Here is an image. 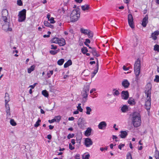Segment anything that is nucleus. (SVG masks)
<instances>
[{
    "mask_svg": "<svg viewBox=\"0 0 159 159\" xmlns=\"http://www.w3.org/2000/svg\"><path fill=\"white\" fill-rule=\"evenodd\" d=\"M147 95V99H149V98H151V94L148 93H145Z\"/></svg>",
    "mask_w": 159,
    "mask_h": 159,
    "instance_id": "nucleus-61",
    "label": "nucleus"
},
{
    "mask_svg": "<svg viewBox=\"0 0 159 159\" xmlns=\"http://www.w3.org/2000/svg\"><path fill=\"white\" fill-rule=\"evenodd\" d=\"M82 10H88L90 9V6L88 5H85L81 6Z\"/></svg>",
    "mask_w": 159,
    "mask_h": 159,
    "instance_id": "nucleus-26",
    "label": "nucleus"
},
{
    "mask_svg": "<svg viewBox=\"0 0 159 159\" xmlns=\"http://www.w3.org/2000/svg\"><path fill=\"white\" fill-rule=\"evenodd\" d=\"M115 90V91L113 93V94L114 95H116V96L118 95L120 93L118 91V90H115V89H114L113 90V91H114Z\"/></svg>",
    "mask_w": 159,
    "mask_h": 159,
    "instance_id": "nucleus-47",
    "label": "nucleus"
},
{
    "mask_svg": "<svg viewBox=\"0 0 159 159\" xmlns=\"http://www.w3.org/2000/svg\"><path fill=\"white\" fill-rule=\"evenodd\" d=\"M154 50L155 51L159 52V45L158 44H156L154 46Z\"/></svg>",
    "mask_w": 159,
    "mask_h": 159,
    "instance_id": "nucleus-37",
    "label": "nucleus"
},
{
    "mask_svg": "<svg viewBox=\"0 0 159 159\" xmlns=\"http://www.w3.org/2000/svg\"><path fill=\"white\" fill-rule=\"evenodd\" d=\"M81 103H79L78 104V106H77V110L79 111H80L82 112L83 111V109L81 107Z\"/></svg>",
    "mask_w": 159,
    "mask_h": 159,
    "instance_id": "nucleus-39",
    "label": "nucleus"
},
{
    "mask_svg": "<svg viewBox=\"0 0 159 159\" xmlns=\"http://www.w3.org/2000/svg\"><path fill=\"white\" fill-rule=\"evenodd\" d=\"M80 120H79V122H78V125L79 127L81 129L83 128L84 124L81 122H80Z\"/></svg>",
    "mask_w": 159,
    "mask_h": 159,
    "instance_id": "nucleus-43",
    "label": "nucleus"
},
{
    "mask_svg": "<svg viewBox=\"0 0 159 159\" xmlns=\"http://www.w3.org/2000/svg\"><path fill=\"white\" fill-rule=\"evenodd\" d=\"M141 63L140 60L138 58L136 61L134 65V72L135 75V80L138 81L142 76L140 75V73Z\"/></svg>",
    "mask_w": 159,
    "mask_h": 159,
    "instance_id": "nucleus-2",
    "label": "nucleus"
},
{
    "mask_svg": "<svg viewBox=\"0 0 159 159\" xmlns=\"http://www.w3.org/2000/svg\"><path fill=\"white\" fill-rule=\"evenodd\" d=\"M82 157L84 159H89L90 157V155L89 154H87L84 156H83Z\"/></svg>",
    "mask_w": 159,
    "mask_h": 159,
    "instance_id": "nucleus-51",
    "label": "nucleus"
},
{
    "mask_svg": "<svg viewBox=\"0 0 159 159\" xmlns=\"http://www.w3.org/2000/svg\"><path fill=\"white\" fill-rule=\"evenodd\" d=\"M128 103L131 105H134L136 104V102L135 100L132 98H130L129 99L128 101Z\"/></svg>",
    "mask_w": 159,
    "mask_h": 159,
    "instance_id": "nucleus-20",
    "label": "nucleus"
},
{
    "mask_svg": "<svg viewBox=\"0 0 159 159\" xmlns=\"http://www.w3.org/2000/svg\"><path fill=\"white\" fill-rule=\"evenodd\" d=\"M0 22L2 25L6 26V25L9 24V23L8 21L7 17L5 16H2L0 19Z\"/></svg>",
    "mask_w": 159,
    "mask_h": 159,
    "instance_id": "nucleus-7",
    "label": "nucleus"
},
{
    "mask_svg": "<svg viewBox=\"0 0 159 159\" xmlns=\"http://www.w3.org/2000/svg\"><path fill=\"white\" fill-rule=\"evenodd\" d=\"M35 66L32 65L30 66V67L28 69V72L29 73H31L32 71L34 70Z\"/></svg>",
    "mask_w": 159,
    "mask_h": 159,
    "instance_id": "nucleus-27",
    "label": "nucleus"
},
{
    "mask_svg": "<svg viewBox=\"0 0 159 159\" xmlns=\"http://www.w3.org/2000/svg\"><path fill=\"white\" fill-rule=\"evenodd\" d=\"M8 11H2V16H5L7 17L8 16Z\"/></svg>",
    "mask_w": 159,
    "mask_h": 159,
    "instance_id": "nucleus-32",
    "label": "nucleus"
},
{
    "mask_svg": "<svg viewBox=\"0 0 159 159\" xmlns=\"http://www.w3.org/2000/svg\"><path fill=\"white\" fill-rule=\"evenodd\" d=\"M61 118V116H56L54 118V119L56 120L55 122H59L60 121Z\"/></svg>",
    "mask_w": 159,
    "mask_h": 159,
    "instance_id": "nucleus-36",
    "label": "nucleus"
},
{
    "mask_svg": "<svg viewBox=\"0 0 159 159\" xmlns=\"http://www.w3.org/2000/svg\"><path fill=\"white\" fill-rule=\"evenodd\" d=\"M128 21L129 25L132 28H134V20L132 15L131 14H129L128 16Z\"/></svg>",
    "mask_w": 159,
    "mask_h": 159,
    "instance_id": "nucleus-6",
    "label": "nucleus"
},
{
    "mask_svg": "<svg viewBox=\"0 0 159 159\" xmlns=\"http://www.w3.org/2000/svg\"><path fill=\"white\" fill-rule=\"evenodd\" d=\"M51 46V49L55 50L57 48V46L55 45L52 44Z\"/></svg>",
    "mask_w": 159,
    "mask_h": 159,
    "instance_id": "nucleus-55",
    "label": "nucleus"
},
{
    "mask_svg": "<svg viewBox=\"0 0 159 159\" xmlns=\"http://www.w3.org/2000/svg\"><path fill=\"white\" fill-rule=\"evenodd\" d=\"M151 88H150L148 90H145V93H148L151 94Z\"/></svg>",
    "mask_w": 159,
    "mask_h": 159,
    "instance_id": "nucleus-56",
    "label": "nucleus"
},
{
    "mask_svg": "<svg viewBox=\"0 0 159 159\" xmlns=\"http://www.w3.org/2000/svg\"><path fill=\"white\" fill-rule=\"evenodd\" d=\"M5 99H7V100H8V99H9V97H8V94L7 93H5Z\"/></svg>",
    "mask_w": 159,
    "mask_h": 159,
    "instance_id": "nucleus-62",
    "label": "nucleus"
},
{
    "mask_svg": "<svg viewBox=\"0 0 159 159\" xmlns=\"http://www.w3.org/2000/svg\"><path fill=\"white\" fill-rule=\"evenodd\" d=\"M88 93H86V92H84V93H83L82 95V96L83 98H87L88 97Z\"/></svg>",
    "mask_w": 159,
    "mask_h": 159,
    "instance_id": "nucleus-53",
    "label": "nucleus"
},
{
    "mask_svg": "<svg viewBox=\"0 0 159 159\" xmlns=\"http://www.w3.org/2000/svg\"><path fill=\"white\" fill-rule=\"evenodd\" d=\"M80 11H72L70 15V20L72 22L77 21L80 17Z\"/></svg>",
    "mask_w": 159,
    "mask_h": 159,
    "instance_id": "nucleus-3",
    "label": "nucleus"
},
{
    "mask_svg": "<svg viewBox=\"0 0 159 159\" xmlns=\"http://www.w3.org/2000/svg\"><path fill=\"white\" fill-rule=\"evenodd\" d=\"M99 69V64H98V61L97 59V63H96V65L95 66V68L93 71V72H92L91 74V77L92 78H93L95 75L97 74V73L98 72V70Z\"/></svg>",
    "mask_w": 159,
    "mask_h": 159,
    "instance_id": "nucleus-10",
    "label": "nucleus"
},
{
    "mask_svg": "<svg viewBox=\"0 0 159 159\" xmlns=\"http://www.w3.org/2000/svg\"><path fill=\"white\" fill-rule=\"evenodd\" d=\"M48 20L50 21V23L52 24L54 23L55 22V21L54 20V18L53 17H51L49 20Z\"/></svg>",
    "mask_w": 159,
    "mask_h": 159,
    "instance_id": "nucleus-50",
    "label": "nucleus"
},
{
    "mask_svg": "<svg viewBox=\"0 0 159 159\" xmlns=\"http://www.w3.org/2000/svg\"><path fill=\"white\" fill-rule=\"evenodd\" d=\"M154 81L157 83L159 82V76L156 75L155 76V78L154 80Z\"/></svg>",
    "mask_w": 159,
    "mask_h": 159,
    "instance_id": "nucleus-49",
    "label": "nucleus"
},
{
    "mask_svg": "<svg viewBox=\"0 0 159 159\" xmlns=\"http://www.w3.org/2000/svg\"><path fill=\"white\" fill-rule=\"evenodd\" d=\"M50 23H49L48 21H44V24L45 26L52 29L54 28L53 25H51Z\"/></svg>",
    "mask_w": 159,
    "mask_h": 159,
    "instance_id": "nucleus-22",
    "label": "nucleus"
},
{
    "mask_svg": "<svg viewBox=\"0 0 159 159\" xmlns=\"http://www.w3.org/2000/svg\"><path fill=\"white\" fill-rule=\"evenodd\" d=\"M42 93L45 97H48V92L46 90H43L42 91Z\"/></svg>",
    "mask_w": 159,
    "mask_h": 159,
    "instance_id": "nucleus-30",
    "label": "nucleus"
},
{
    "mask_svg": "<svg viewBox=\"0 0 159 159\" xmlns=\"http://www.w3.org/2000/svg\"><path fill=\"white\" fill-rule=\"evenodd\" d=\"M17 4L18 5L21 6L23 4L21 0H17Z\"/></svg>",
    "mask_w": 159,
    "mask_h": 159,
    "instance_id": "nucleus-52",
    "label": "nucleus"
},
{
    "mask_svg": "<svg viewBox=\"0 0 159 159\" xmlns=\"http://www.w3.org/2000/svg\"><path fill=\"white\" fill-rule=\"evenodd\" d=\"M130 84L128 81L126 79H125L122 82V86L125 88H128Z\"/></svg>",
    "mask_w": 159,
    "mask_h": 159,
    "instance_id": "nucleus-13",
    "label": "nucleus"
},
{
    "mask_svg": "<svg viewBox=\"0 0 159 159\" xmlns=\"http://www.w3.org/2000/svg\"><path fill=\"white\" fill-rule=\"evenodd\" d=\"M96 90V89H93L90 91V93H93V92H95Z\"/></svg>",
    "mask_w": 159,
    "mask_h": 159,
    "instance_id": "nucleus-63",
    "label": "nucleus"
},
{
    "mask_svg": "<svg viewBox=\"0 0 159 159\" xmlns=\"http://www.w3.org/2000/svg\"><path fill=\"white\" fill-rule=\"evenodd\" d=\"M123 68L125 70H129V67H126L125 66H123Z\"/></svg>",
    "mask_w": 159,
    "mask_h": 159,
    "instance_id": "nucleus-60",
    "label": "nucleus"
},
{
    "mask_svg": "<svg viewBox=\"0 0 159 159\" xmlns=\"http://www.w3.org/2000/svg\"><path fill=\"white\" fill-rule=\"evenodd\" d=\"M87 35H88V37L90 39H91L93 38V33L91 31V30H89L88 32V34H87Z\"/></svg>",
    "mask_w": 159,
    "mask_h": 159,
    "instance_id": "nucleus-33",
    "label": "nucleus"
},
{
    "mask_svg": "<svg viewBox=\"0 0 159 159\" xmlns=\"http://www.w3.org/2000/svg\"><path fill=\"white\" fill-rule=\"evenodd\" d=\"M86 114L87 115H90V112L92 111L91 108L90 107H86Z\"/></svg>",
    "mask_w": 159,
    "mask_h": 159,
    "instance_id": "nucleus-29",
    "label": "nucleus"
},
{
    "mask_svg": "<svg viewBox=\"0 0 159 159\" xmlns=\"http://www.w3.org/2000/svg\"><path fill=\"white\" fill-rule=\"evenodd\" d=\"M120 133V134L119 135V136L121 138H125L128 135V133L126 131H121Z\"/></svg>",
    "mask_w": 159,
    "mask_h": 159,
    "instance_id": "nucleus-16",
    "label": "nucleus"
},
{
    "mask_svg": "<svg viewBox=\"0 0 159 159\" xmlns=\"http://www.w3.org/2000/svg\"><path fill=\"white\" fill-rule=\"evenodd\" d=\"M107 126V124L105 121L101 122L98 125V128L99 129H102L104 128H105Z\"/></svg>",
    "mask_w": 159,
    "mask_h": 159,
    "instance_id": "nucleus-14",
    "label": "nucleus"
},
{
    "mask_svg": "<svg viewBox=\"0 0 159 159\" xmlns=\"http://www.w3.org/2000/svg\"><path fill=\"white\" fill-rule=\"evenodd\" d=\"M69 148L70 150H73L74 149L75 147L72 146L71 143L69 144Z\"/></svg>",
    "mask_w": 159,
    "mask_h": 159,
    "instance_id": "nucleus-54",
    "label": "nucleus"
},
{
    "mask_svg": "<svg viewBox=\"0 0 159 159\" xmlns=\"http://www.w3.org/2000/svg\"><path fill=\"white\" fill-rule=\"evenodd\" d=\"M26 11H19L18 15V21L21 22H24L26 19Z\"/></svg>",
    "mask_w": 159,
    "mask_h": 159,
    "instance_id": "nucleus-4",
    "label": "nucleus"
},
{
    "mask_svg": "<svg viewBox=\"0 0 159 159\" xmlns=\"http://www.w3.org/2000/svg\"><path fill=\"white\" fill-rule=\"evenodd\" d=\"M72 61L71 60H68L65 63L64 67L65 68H67L72 64Z\"/></svg>",
    "mask_w": 159,
    "mask_h": 159,
    "instance_id": "nucleus-21",
    "label": "nucleus"
},
{
    "mask_svg": "<svg viewBox=\"0 0 159 159\" xmlns=\"http://www.w3.org/2000/svg\"><path fill=\"white\" fill-rule=\"evenodd\" d=\"M91 129L90 128H88L85 132V135L87 137L89 136L91 134Z\"/></svg>",
    "mask_w": 159,
    "mask_h": 159,
    "instance_id": "nucleus-19",
    "label": "nucleus"
},
{
    "mask_svg": "<svg viewBox=\"0 0 159 159\" xmlns=\"http://www.w3.org/2000/svg\"><path fill=\"white\" fill-rule=\"evenodd\" d=\"M56 120L54 119V118L51 120H49L48 122L50 123H53L55 122Z\"/></svg>",
    "mask_w": 159,
    "mask_h": 159,
    "instance_id": "nucleus-58",
    "label": "nucleus"
},
{
    "mask_svg": "<svg viewBox=\"0 0 159 159\" xmlns=\"http://www.w3.org/2000/svg\"><path fill=\"white\" fill-rule=\"evenodd\" d=\"M132 123L134 127L139 126L141 124V118L140 114L137 112H134L132 114Z\"/></svg>",
    "mask_w": 159,
    "mask_h": 159,
    "instance_id": "nucleus-1",
    "label": "nucleus"
},
{
    "mask_svg": "<svg viewBox=\"0 0 159 159\" xmlns=\"http://www.w3.org/2000/svg\"><path fill=\"white\" fill-rule=\"evenodd\" d=\"M54 43H57L60 46H63L66 44L65 40L63 38L58 39L57 38H54L52 39Z\"/></svg>",
    "mask_w": 159,
    "mask_h": 159,
    "instance_id": "nucleus-5",
    "label": "nucleus"
},
{
    "mask_svg": "<svg viewBox=\"0 0 159 159\" xmlns=\"http://www.w3.org/2000/svg\"><path fill=\"white\" fill-rule=\"evenodd\" d=\"M10 100H9V99L8 100L7 99H5V107H6L7 110V109H10L9 105L8 104V102Z\"/></svg>",
    "mask_w": 159,
    "mask_h": 159,
    "instance_id": "nucleus-34",
    "label": "nucleus"
},
{
    "mask_svg": "<svg viewBox=\"0 0 159 159\" xmlns=\"http://www.w3.org/2000/svg\"><path fill=\"white\" fill-rule=\"evenodd\" d=\"M151 101V98H149V99H147V101L145 102V108L148 110H149L150 108Z\"/></svg>",
    "mask_w": 159,
    "mask_h": 159,
    "instance_id": "nucleus-12",
    "label": "nucleus"
},
{
    "mask_svg": "<svg viewBox=\"0 0 159 159\" xmlns=\"http://www.w3.org/2000/svg\"><path fill=\"white\" fill-rule=\"evenodd\" d=\"M121 111L122 112H125L128 111V106L126 105H124L121 108Z\"/></svg>",
    "mask_w": 159,
    "mask_h": 159,
    "instance_id": "nucleus-24",
    "label": "nucleus"
},
{
    "mask_svg": "<svg viewBox=\"0 0 159 159\" xmlns=\"http://www.w3.org/2000/svg\"><path fill=\"white\" fill-rule=\"evenodd\" d=\"M58 50H50L49 52L52 55H55L58 52Z\"/></svg>",
    "mask_w": 159,
    "mask_h": 159,
    "instance_id": "nucleus-40",
    "label": "nucleus"
},
{
    "mask_svg": "<svg viewBox=\"0 0 159 159\" xmlns=\"http://www.w3.org/2000/svg\"><path fill=\"white\" fill-rule=\"evenodd\" d=\"M90 30L88 29H85L83 28H81L80 31L81 33L85 35H87L88 34L89 31Z\"/></svg>",
    "mask_w": 159,
    "mask_h": 159,
    "instance_id": "nucleus-23",
    "label": "nucleus"
},
{
    "mask_svg": "<svg viewBox=\"0 0 159 159\" xmlns=\"http://www.w3.org/2000/svg\"><path fill=\"white\" fill-rule=\"evenodd\" d=\"M125 146V144H120L118 146V148L120 149V150H121L122 149V148L124 147Z\"/></svg>",
    "mask_w": 159,
    "mask_h": 159,
    "instance_id": "nucleus-57",
    "label": "nucleus"
},
{
    "mask_svg": "<svg viewBox=\"0 0 159 159\" xmlns=\"http://www.w3.org/2000/svg\"><path fill=\"white\" fill-rule=\"evenodd\" d=\"M91 52L93 56H95L97 57L100 56V54L97 52L95 48H93L92 50H91Z\"/></svg>",
    "mask_w": 159,
    "mask_h": 159,
    "instance_id": "nucleus-18",
    "label": "nucleus"
},
{
    "mask_svg": "<svg viewBox=\"0 0 159 159\" xmlns=\"http://www.w3.org/2000/svg\"><path fill=\"white\" fill-rule=\"evenodd\" d=\"M10 123L11 125L12 126H15L16 125V123L13 119H11L10 121Z\"/></svg>",
    "mask_w": 159,
    "mask_h": 159,
    "instance_id": "nucleus-42",
    "label": "nucleus"
},
{
    "mask_svg": "<svg viewBox=\"0 0 159 159\" xmlns=\"http://www.w3.org/2000/svg\"><path fill=\"white\" fill-rule=\"evenodd\" d=\"M148 22V16L147 15L143 19L142 21V25L144 27H146Z\"/></svg>",
    "mask_w": 159,
    "mask_h": 159,
    "instance_id": "nucleus-11",
    "label": "nucleus"
},
{
    "mask_svg": "<svg viewBox=\"0 0 159 159\" xmlns=\"http://www.w3.org/2000/svg\"><path fill=\"white\" fill-rule=\"evenodd\" d=\"M126 159H132L131 154L130 152H128L126 155Z\"/></svg>",
    "mask_w": 159,
    "mask_h": 159,
    "instance_id": "nucleus-44",
    "label": "nucleus"
},
{
    "mask_svg": "<svg viewBox=\"0 0 159 159\" xmlns=\"http://www.w3.org/2000/svg\"><path fill=\"white\" fill-rule=\"evenodd\" d=\"M82 52L84 54H86V53L88 52V50L86 47H84L81 49Z\"/></svg>",
    "mask_w": 159,
    "mask_h": 159,
    "instance_id": "nucleus-31",
    "label": "nucleus"
},
{
    "mask_svg": "<svg viewBox=\"0 0 159 159\" xmlns=\"http://www.w3.org/2000/svg\"><path fill=\"white\" fill-rule=\"evenodd\" d=\"M41 122V120L40 119V118H39L38 119V120L36 122L35 124L34 125V127L37 128V127H38L40 125V123Z\"/></svg>",
    "mask_w": 159,
    "mask_h": 159,
    "instance_id": "nucleus-28",
    "label": "nucleus"
},
{
    "mask_svg": "<svg viewBox=\"0 0 159 159\" xmlns=\"http://www.w3.org/2000/svg\"><path fill=\"white\" fill-rule=\"evenodd\" d=\"M159 34V31L158 30L152 33L151 35V37L153 38V39L154 40H156L157 39V37Z\"/></svg>",
    "mask_w": 159,
    "mask_h": 159,
    "instance_id": "nucleus-15",
    "label": "nucleus"
},
{
    "mask_svg": "<svg viewBox=\"0 0 159 159\" xmlns=\"http://www.w3.org/2000/svg\"><path fill=\"white\" fill-rule=\"evenodd\" d=\"M53 74V71L50 70L47 73V75L48 77V78H50L51 76Z\"/></svg>",
    "mask_w": 159,
    "mask_h": 159,
    "instance_id": "nucleus-41",
    "label": "nucleus"
},
{
    "mask_svg": "<svg viewBox=\"0 0 159 159\" xmlns=\"http://www.w3.org/2000/svg\"><path fill=\"white\" fill-rule=\"evenodd\" d=\"M7 116V117H10L11 114L10 112V109H7L6 111Z\"/></svg>",
    "mask_w": 159,
    "mask_h": 159,
    "instance_id": "nucleus-46",
    "label": "nucleus"
},
{
    "mask_svg": "<svg viewBox=\"0 0 159 159\" xmlns=\"http://www.w3.org/2000/svg\"><path fill=\"white\" fill-rule=\"evenodd\" d=\"M90 43V40L89 39H85V41L84 42V44L87 47H89V43Z\"/></svg>",
    "mask_w": 159,
    "mask_h": 159,
    "instance_id": "nucleus-38",
    "label": "nucleus"
},
{
    "mask_svg": "<svg viewBox=\"0 0 159 159\" xmlns=\"http://www.w3.org/2000/svg\"><path fill=\"white\" fill-rule=\"evenodd\" d=\"M74 135H75L74 134H70L67 136V139H70V138H72L74 137Z\"/></svg>",
    "mask_w": 159,
    "mask_h": 159,
    "instance_id": "nucleus-48",
    "label": "nucleus"
},
{
    "mask_svg": "<svg viewBox=\"0 0 159 159\" xmlns=\"http://www.w3.org/2000/svg\"><path fill=\"white\" fill-rule=\"evenodd\" d=\"M87 100V98H83L82 99V102H86Z\"/></svg>",
    "mask_w": 159,
    "mask_h": 159,
    "instance_id": "nucleus-64",
    "label": "nucleus"
},
{
    "mask_svg": "<svg viewBox=\"0 0 159 159\" xmlns=\"http://www.w3.org/2000/svg\"><path fill=\"white\" fill-rule=\"evenodd\" d=\"M89 86L87 84L84 85V92L86 93H89Z\"/></svg>",
    "mask_w": 159,
    "mask_h": 159,
    "instance_id": "nucleus-25",
    "label": "nucleus"
},
{
    "mask_svg": "<svg viewBox=\"0 0 159 159\" xmlns=\"http://www.w3.org/2000/svg\"><path fill=\"white\" fill-rule=\"evenodd\" d=\"M155 158H159V152L157 150H156L155 152Z\"/></svg>",
    "mask_w": 159,
    "mask_h": 159,
    "instance_id": "nucleus-45",
    "label": "nucleus"
},
{
    "mask_svg": "<svg viewBox=\"0 0 159 159\" xmlns=\"http://www.w3.org/2000/svg\"><path fill=\"white\" fill-rule=\"evenodd\" d=\"M93 144L92 141L89 138H85L84 141V145L86 147H89Z\"/></svg>",
    "mask_w": 159,
    "mask_h": 159,
    "instance_id": "nucleus-8",
    "label": "nucleus"
},
{
    "mask_svg": "<svg viewBox=\"0 0 159 159\" xmlns=\"http://www.w3.org/2000/svg\"><path fill=\"white\" fill-rule=\"evenodd\" d=\"M64 62V60L63 59H61L57 61V64L60 66L62 65Z\"/></svg>",
    "mask_w": 159,
    "mask_h": 159,
    "instance_id": "nucleus-35",
    "label": "nucleus"
},
{
    "mask_svg": "<svg viewBox=\"0 0 159 159\" xmlns=\"http://www.w3.org/2000/svg\"><path fill=\"white\" fill-rule=\"evenodd\" d=\"M2 29L6 31H10L12 30V29L9 27V24L6 25V26H3L2 27Z\"/></svg>",
    "mask_w": 159,
    "mask_h": 159,
    "instance_id": "nucleus-17",
    "label": "nucleus"
},
{
    "mask_svg": "<svg viewBox=\"0 0 159 159\" xmlns=\"http://www.w3.org/2000/svg\"><path fill=\"white\" fill-rule=\"evenodd\" d=\"M129 97V93L127 91H123L121 93V97L122 99L127 100Z\"/></svg>",
    "mask_w": 159,
    "mask_h": 159,
    "instance_id": "nucleus-9",
    "label": "nucleus"
},
{
    "mask_svg": "<svg viewBox=\"0 0 159 159\" xmlns=\"http://www.w3.org/2000/svg\"><path fill=\"white\" fill-rule=\"evenodd\" d=\"M80 155L79 154H77L75 156V159H80Z\"/></svg>",
    "mask_w": 159,
    "mask_h": 159,
    "instance_id": "nucleus-59",
    "label": "nucleus"
}]
</instances>
